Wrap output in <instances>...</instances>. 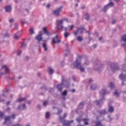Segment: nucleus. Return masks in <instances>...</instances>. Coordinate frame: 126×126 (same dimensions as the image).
Returning <instances> with one entry per match:
<instances>
[{
	"mask_svg": "<svg viewBox=\"0 0 126 126\" xmlns=\"http://www.w3.org/2000/svg\"><path fill=\"white\" fill-rule=\"evenodd\" d=\"M64 21H67V19H61V20H57L56 21V25L57 29H63V25H61V24H63ZM60 25H61L60 26Z\"/></svg>",
	"mask_w": 126,
	"mask_h": 126,
	"instance_id": "nucleus-1",
	"label": "nucleus"
},
{
	"mask_svg": "<svg viewBox=\"0 0 126 126\" xmlns=\"http://www.w3.org/2000/svg\"><path fill=\"white\" fill-rule=\"evenodd\" d=\"M73 64H74V66H75V67H76V68L79 67V69L81 72H84V70H85L84 68L82 66H81V63H78V60H76L75 62V63H73Z\"/></svg>",
	"mask_w": 126,
	"mask_h": 126,
	"instance_id": "nucleus-2",
	"label": "nucleus"
},
{
	"mask_svg": "<svg viewBox=\"0 0 126 126\" xmlns=\"http://www.w3.org/2000/svg\"><path fill=\"white\" fill-rule=\"evenodd\" d=\"M1 69L2 70H4V71H5V73L1 72V73H0V75H5L6 73H8V72H9L10 71L9 69H8V67H7V66H6V65H2L1 66Z\"/></svg>",
	"mask_w": 126,
	"mask_h": 126,
	"instance_id": "nucleus-3",
	"label": "nucleus"
},
{
	"mask_svg": "<svg viewBox=\"0 0 126 126\" xmlns=\"http://www.w3.org/2000/svg\"><path fill=\"white\" fill-rule=\"evenodd\" d=\"M63 82H66V80L63 78V77H62V83L60 84L57 85V89L61 92L62 90H63Z\"/></svg>",
	"mask_w": 126,
	"mask_h": 126,
	"instance_id": "nucleus-4",
	"label": "nucleus"
},
{
	"mask_svg": "<svg viewBox=\"0 0 126 126\" xmlns=\"http://www.w3.org/2000/svg\"><path fill=\"white\" fill-rule=\"evenodd\" d=\"M62 9H63V6H60L57 9L53 11V13L56 15V16H60V12L62 11Z\"/></svg>",
	"mask_w": 126,
	"mask_h": 126,
	"instance_id": "nucleus-5",
	"label": "nucleus"
},
{
	"mask_svg": "<svg viewBox=\"0 0 126 126\" xmlns=\"http://www.w3.org/2000/svg\"><path fill=\"white\" fill-rule=\"evenodd\" d=\"M61 43V39H59L58 35L52 39V44H59Z\"/></svg>",
	"mask_w": 126,
	"mask_h": 126,
	"instance_id": "nucleus-6",
	"label": "nucleus"
},
{
	"mask_svg": "<svg viewBox=\"0 0 126 126\" xmlns=\"http://www.w3.org/2000/svg\"><path fill=\"white\" fill-rule=\"evenodd\" d=\"M114 6V3L111 2L109 4H108L107 5L105 6L103 8V11L104 12H106L108 9H109V6Z\"/></svg>",
	"mask_w": 126,
	"mask_h": 126,
	"instance_id": "nucleus-7",
	"label": "nucleus"
},
{
	"mask_svg": "<svg viewBox=\"0 0 126 126\" xmlns=\"http://www.w3.org/2000/svg\"><path fill=\"white\" fill-rule=\"evenodd\" d=\"M35 39L38 41V42H40V41H42L43 38L42 37V32H39V34L35 37Z\"/></svg>",
	"mask_w": 126,
	"mask_h": 126,
	"instance_id": "nucleus-8",
	"label": "nucleus"
},
{
	"mask_svg": "<svg viewBox=\"0 0 126 126\" xmlns=\"http://www.w3.org/2000/svg\"><path fill=\"white\" fill-rule=\"evenodd\" d=\"M43 31L44 33V34H46V35H47V36H50V35H52V33H51L50 32L47 31V28H43Z\"/></svg>",
	"mask_w": 126,
	"mask_h": 126,
	"instance_id": "nucleus-9",
	"label": "nucleus"
},
{
	"mask_svg": "<svg viewBox=\"0 0 126 126\" xmlns=\"http://www.w3.org/2000/svg\"><path fill=\"white\" fill-rule=\"evenodd\" d=\"M99 114H100V115H106L107 114V111L106 110H100L98 111Z\"/></svg>",
	"mask_w": 126,
	"mask_h": 126,
	"instance_id": "nucleus-10",
	"label": "nucleus"
},
{
	"mask_svg": "<svg viewBox=\"0 0 126 126\" xmlns=\"http://www.w3.org/2000/svg\"><path fill=\"white\" fill-rule=\"evenodd\" d=\"M5 9L7 12H10L11 11V6H6L5 7Z\"/></svg>",
	"mask_w": 126,
	"mask_h": 126,
	"instance_id": "nucleus-11",
	"label": "nucleus"
},
{
	"mask_svg": "<svg viewBox=\"0 0 126 126\" xmlns=\"http://www.w3.org/2000/svg\"><path fill=\"white\" fill-rule=\"evenodd\" d=\"M10 116H6L5 117L4 120L5 122L3 123V124H5L6 122H8V121H10Z\"/></svg>",
	"mask_w": 126,
	"mask_h": 126,
	"instance_id": "nucleus-12",
	"label": "nucleus"
},
{
	"mask_svg": "<svg viewBox=\"0 0 126 126\" xmlns=\"http://www.w3.org/2000/svg\"><path fill=\"white\" fill-rule=\"evenodd\" d=\"M79 30H81V29H79L78 28H77V30L76 32H73V34L75 36H77V35L78 34V33H79Z\"/></svg>",
	"mask_w": 126,
	"mask_h": 126,
	"instance_id": "nucleus-13",
	"label": "nucleus"
},
{
	"mask_svg": "<svg viewBox=\"0 0 126 126\" xmlns=\"http://www.w3.org/2000/svg\"><path fill=\"white\" fill-rule=\"evenodd\" d=\"M108 112H109V113H113L114 107L113 106H110L108 108Z\"/></svg>",
	"mask_w": 126,
	"mask_h": 126,
	"instance_id": "nucleus-14",
	"label": "nucleus"
},
{
	"mask_svg": "<svg viewBox=\"0 0 126 126\" xmlns=\"http://www.w3.org/2000/svg\"><path fill=\"white\" fill-rule=\"evenodd\" d=\"M94 126H104V125H102V123H101V122L97 121L95 122V125Z\"/></svg>",
	"mask_w": 126,
	"mask_h": 126,
	"instance_id": "nucleus-15",
	"label": "nucleus"
},
{
	"mask_svg": "<svg viewBox=\"0 0 126 126\" xmlns=\"http://www.w3.org/2000/svg\"><path fill=\"white\" fill-rule=\"evenodd\" d=\"M26 100V97L19 98L17 100V102H23Z\"/></svg>",
	"mask_w": 126,
	"mask_h": 126,
	"instance_id": "nucleus-16",
	"label": "nucleus"
},
{
	"mask_svg": "<svg viewBox=\"0 0 126 126\" xmlns=\"http://www.w3.org/2000/svg\"><path fill=\"white\" fill-rule=\"evenodd\" d=\"M77 41H79V42H82V41H83V37L81 36H78L77 37Z\"/></svg>",
	"mask_w": 126,
	"mask_h": 126,
	"instance_id": "nucleus-17",
	"label": "nucleus"
},
{
	"mask_svg": "<svg viewBox=\"0 0 126 126\" xmlns=\"http://www.w3.org/2000/svg\"><path fill=\"white\" fill-rule=\"evenodd\" d=\"M48 73L49 74H52L54 73V69H52L51 67H49Z\"/></svg>",
	"mask_w": 126,
	"mask_h": 126,
	"instance_id": "nucleus-18",
	"label": "nucleus"
},
{
	"mask_svg": "<svg viewBox=\"0 0 126 126\" xmlns=\"http://www.w3.org/2000/svg\"><path fill=\"white\" fill-rule=\"evenodd\" d=\"M88 120V119H84L83 120V121L84 122V124L86 126H88L89 125Z\"/></svg>",
	"mask_w": 126,
	"mask_h": 126,
	"instance_id": "nucleus-19",
	"label": "nucleus"
},
{
	"mask_svg": "<svg viewBox=\"0 0 126 126\" xmlns=\"http://www.w3.org/2000/svg\"><path fill=\"white\" fill-rule=\"evenodd\" d=\"M69 35H70V33H69L68 32H65L64 33V38H67V37H68V36H69Z\"/></svg>",
	"mask_w": 126,
	"mask_h": 126,
	"instance_id": "nucleus-20",
	"label": "nucleus"
},
{
	"mask_svg": "<svg viewBox=\"0 0 126 126\" xmlns=\"http://www.w3.org/2000/svg\"><path fill=\"white\" fill-rule=\"evenodd\" d=\"M42 47L44 49V51H48V48H47V44H46V43H43Z\"/></svg>",
	"mask_w": 126,
	"mask_h": 126,
	"instance_id": "nucleus-21",
	"label": "nucleus"
},
{
	"mask_svg": "<svg viewBox=\"0 0 126 126\" xmlns=\"http://www.w3.org/2000/svg\"><path fill=\"white\" fill-rule=\"evenodd\" d=\"M78 28L79 29H81L79 31V33L80 34H82L83 32V30H85V29L83 28Z\"/></svg>",
	"mask_w": 126,
	"mask_h": 126,
	"instance_id": "nucleus-22",
	"label": "nucleus"
},
{
	"mask_svg": "<svg viewBox=\"0 0 126 126\" xmlns=\"http://www.w3.org/2000/svg\"><path fill=\"white\" fill-rule=\"evenodd\" d=\"M109 87L111 89H113V88H115V86L114 85V84H113V83L110 82Z\"/></svg>",
	"mask_w": 126,
	"mask_h": 126,
	"instance_id": "nucleus-23",
	"label": "nucleus"
},
{
	"mask_svg": "<svg viewBox=\"0 0 126 126\" xmlns=\"http://www.w3.org/2000/svg\"><path fill=\"white\" fill-rule=\"evenodd\" d=\"M100 94H101V95H104V94H106V90H102L100 91Z\"/></svg>",
	"mask_w": 126,
	"mask_h": 126,
	"instance_id": "nucleus-24",
	"label": "nucleus"
},
{
	"mask_svg": "<svg viewBox=\"0 0 126 126\" xmlns=\"http://www.w3.org/2000/svg\"><path fill=\"white\" fill-rule=\"evenodd\" d=\"M122 41L124 42H126V35H124L122 38Z\"/></svg>",
	"mask_w": 126,
	"mask_h": 126,
	"instance_id": "nucleus-25",
	"label": "nucleus"
},
{
	"mask_svg": "<svg viewBox=\"0 0 126 126\" xmlns=\"http://www.w3.org/2000/svg\"><path fill=\"white\" fill-rule=\"evenodd\" d=\"M45 117L46 119H49L50 118V113L47 112L45 114Z\"/></svg>",
	"mask_w": 126,
	"mask_h": 126,
	"instance_id": "nucleus-26",
	"label": "nucleus"
},
{
	"mask_svg": "<svg viewBox=\"0 0 126 126\" xmlns=\"http://www.w3.org/2000/svg\"><path fill=\"white\" fill-rule=\"evenodd\" d=\"M91 90H95V89H96V86L92 85L91 86Z\"/></svg>",
	"mask_w": 126,
	"mask_h": 126,
	"instance_id": "nucleus-27",
	"label": "nucleus"
},
{
	"mask_svg": "<svg viewBox=\"0 0 126 126\" xmlns=\"http://www.w3.org/2000/svg\"><path fill=\"white\" fill-rule=\"evenodd\" d=\"M30 33L31 35L34 34V31L33 30V29H30Z\"/></svg>",
	"mask_w": 126,
	"mask_h": 126,
	"instance_id": "nucleus-28",
	"label": "nucleus"
},
{
	"mask_svg": "<svg viewBox=\"0 0 126 126\" xmlns=\"http://www.w3.org/2000/svg\"><path fill=\"white\" fill-rule=\"evenodd\" d=\"M114 96H116V97H118L119 96V94L118 93V90H116L115 93H114Z\"/></svg>",
	"mask_w": 126,
	"mask_h": 126,
	"instance_id": "nucleus-29",
	"label": "nucleus"
},
{
	"mask_svg": "<svg viewBox=\"0 0 126 126\" xmlns=\"http://www.w3.org/2000/svg\"><path fill=\"white\" fill-rule=\"evenodd\" d=\"M63 110H58V113H56V115H58V116L61 115V113H62Z\"/></svg>",
	"mask_w": 126,
	"mask_h": 126,
	"instance_id": "nucleus-30",
	"label": "nucleus"
},
{
	"mask_svg": "<svg viewBox=\"0 0 126 126\" xmlns=\"http://www.w3.org/2000/svg\"><path fill=\"white\" fill-rule=\"evenodd\" d=\"M86 20H89V18H90V16L89 14H88V13L86 14Z\"/></svg>",
	"mask_w": 126,
	"mask_h": 126,
	"instance_id": "nucleus-31",
	"label": "nucleus"
},
{
	"mask_svg": "<svg viewBox=\"0 0 126 126\" xmlns=\"http://www.w3.org/2000/svg\"><path fill=\"white\" fill-rule=\"evenodd\" d=\"M67 94V92L65 90L63 93H62V95L63 96H66V95Z\"/></svg>",
	"mask_w": 126,
	"mask_h": 126,
	"instance_id": "nucleus-32",
	"label": "nucleus"
},
{
	"mask_svg": "<svg viewBox=\"0 0 126 126\" xmlns=\"http://www.w3.org/2000/svg\"><path fill=\"white\" fill-rule=\"evenodd\" d=\"M4 116V113H3L2 112L0 111V118H2Z\"/></svg>",
	"mask_w": 126,
	"mask_h": 126,
	"instance_id": "nucleus-33",
	"label": "nucleus"
},
{
	"mask_svg": "<svg viewBox=\"0 0 126 126\" xmlns=\"http://www.w3.org/2000/svg\"><path fill=\"white\" fill-rule=\"evenodd\" d=\"M14 38L16 40H18V39H19V36L16 34L14 36Z\"/></svg>",
	"mask_w": 126,
	"mask_h": 126,
	"instance_id": "nucleus-34",
	"label": "nucleus"
},
{
	"mask_svg": "<svg viewBox=\"0 0 126 126\" xmlns=\"http://www.w3.org/2000/svg\"><path fill=\"white\" fill-rule=\"evenodd\" d=\"M27 45V44H26V43H22L21 44V47L23 48L24 47H26Z\"/></svg>",
	"mask_w": 126,
	"mask_h": 126,
	"instance_id": "nucleus-35",
	"label": "nucleus"
},
{
	"mask_svg": "<svg viewBox=\"0 0 126 126\" xmlns=\"http://www.w3.org/2000/svg\"><path fill=\"white\" fill-rule=\"evenodd\" d=\"M10 118L12 119H13V120H14V119H15V114H13L12 115H11V116L10 117Z\"/></svg>",
	"mask_w": 126,
	"mask_h": 126,
	"instance_id": "nucleus-36",
	"label": "nucleus"
},
{
	"mask_svg": "<svg viewBox=\"0 0 126 126\" xmlns=\"http://www.w3.org/2000/svg\"><path fill=\"white\" fill-rule=\"evenodd\" d=\"M94 102L96 103V105H99V104L100 103V101L96 100V101H94Z\"/></svg>",
	"mask_w": 126,
	"mask_h": 126,
	"instance_id": "nucleus-37",
	"label": "nucleus"
},
{
	"mask_svg": "<svg viewBox=\"0 0 126 126\" xmlns=\"http://www.w3.org/2000/svg\"><path fill=\"white\" fill-rule=\"evenodd\" d=\"M47 104H48V101L43 102V106H47Z\"/></svg>",
	"mask_w": 126,
	"mask_h": 126,
	"instance_id": "nucleus-38",
	"label": "nucleus"
},
{
	"mask_svg": "<svg viewBox=\"0 0 126 126\" xmlns=\"http://www.w3.org/2000/svg\"><path fill=\"white\" fill-rule=\"evenodd\" d=\"M9 21L10 23H12V22H13V21H14V20H13V19H10Z\"/></svg>",
	"mask_w": 126,
	"mask_h": 126,
	"instance_id": "nucleus-39",
	"label": "nucleus"
},
{
	"mask_svg": "<svg viewBox=\"0 0 126 126\" xmlns=\"http://www.w3.org/2000/svg\"><path fill=\"white\" fill-rule=\"evenodd\" d=\"M69 27H70V30H72V29H73V25L69 26Z\"/></svg>",
	"mask_w": 126,
	"mask_h": 126,
	"instance_id": "nucleus-40",
	"label": "nucleus"
},
{
	"mask_svg": "<svg viewBox=\"0 0 126 126\" xmlns=\"http://www.w3.org/2000/svg\"><path fill=\"white\" fill-rule=\"evenodd\" d=\"M4 37H9V34L8 33H6L4 36Z\"/></svg>",
	"mask_w": 126,
	"mask_h": 126,
	"instance_id": "nucleus-41",
	"label": "nucleus"
},
{
	"mask_svg": "<svg viewBox=\"0 0 126 126\" xmlns=\"http://www.w3.org/2000/svg\"><path fill=\"white\" fill-rule=\"evenodd\" d=\"M77 122H78V123H80V122H81V119H80V118H77Z\"/></svg>",
	"mask_w": 126,
	"mask_h": 126,
	"instance_id": "nucleus-42",
	"label": "nucleus"
},
{
	"mask_svg": "<svg viewBox=\"0 0 126 126\" xmlns=\"http://www.w3.org/2000/svg\"><path fill=\"white\" fill-rule=\"evenodd\" d=\"M83 105H84V103H83V102H81L79 106H81V107H83Z\"/></svg>",
	"mask_w": 126,
	"mask_h": 126,
	"instance_id": "nucleus-43",
	"label": "nucleus"
},
{
	"mask_svg": "<svg viewBox=\"0 0 126 126\" xmlns=\"http://www.w3.org/2000/svg\"><path fill=\"white\" fill-rule=\"evenodd\" d=\"M26 108V105L25 104H23V109H25Z\"/></svg>",
	"mask_w": 126,
	"mask_h": 126,
	"instance_id": "nucleus-44",
	"label": "nucleus"
},
{
	"mask_svg": "<svg viewBox=\"0 0 126 126\" xmlns=\"http://www.w3.org/2000/svg\"><path fill=\"white\" fill-rule=\"evenodd\" d=\"M112 24H115L116 23V20H113L112 22Z\"/></svg>",
	"mask_w": 126,
	"mask_h": 126,
	"instance_id": "nucleus-45",
	"label": "nucleus"
},
{
	"mask_svg": "<svg viewBox=\"0 0 126 126\" xmlns=\"http://www.w3.org/2000/svg\"><path fill=\"white\" fill-rule=\"evenodd\" d=\"M12 126H21V125L19 124H16V125H13Z\"/></svg>",
	"mask_w": 126,
	"mask_h": 126,
	"instance_id": "nucleus-46",
	"label": "nucleus"
},
{
	"mask_svg": "<svg viewBox=\"0 0 126 126\" xmlns=\"http://www.w3.org/2000/svg\"><path fill=\"white\" fill-rule=\"evenodd\" d=\"M71 92H72L73 93H74V92H75V90H74V89L71 90Z\"/></svg>",
	"mask_w": 126,
	"mask_h": 126,
	"instance_id": "nucleus-47",
	"label": "nucleus"
},
{
	"mask_svg": "<svg viewBox=\"0 0 126 126\" xmlns=\"http://www.w3.org/2000/svg\"><path fill=\"white\" fill-rule=\"evenodd\" d=\"M20 54H21V51H20L19 53H17V56H20Z\"/></svg>",
	"mask_w": 126,
	"mask_h": 126,
	"instance_id": "nucleus-48",
	"label": "nucleus"
},
{
	"mask_svg": "<svg viewBox=\"0 0 126 126\" xmlns=\"http://www.w3.org/2000/svg\"><path fill=\"white\" fill-rule=\"evenodd\" d=\"M10 104V101H8L6 102V105H9Z\"/></svg>",
	"mask_w": 126,
	"mask_h": 126,
	"instance_id": "nucleus-49",
	"label": "nucleus"
},
{
	"mask_svg": "<svg viewBox=\"0 0 126 126\" xmlns=\"http://www.w3.org/2000/svg\"><path fill=\"white\" fill-rule=\"evenodd\" d=\"M89 83H91V82H92V79H90L89 81Z\"/></svg>",
	"mask_w": 126,
	"mask_h": 126,
	"instance_id": "nucleus-50",
	"label": "nucleus"
},
{
	"mask_svg": "<svg viewBox=\"0 0 126 126\" xmlns=\"http://www.w3.org/2000/svg\"><path fill=\"white\" fill-rule=\"evenodd\" d=\"M46 6L49 8L50 7V4H48Z\"/></svg>",
	"mask_w": 126,
	"mask_h": 126,
	"instance_id": "nucleus-51",
	"label": "nucleus"
},
{
	"mask_svg": "<svg viewBox=\"0 0 126 126\" xmlns=\"http://www.w3.org/2000/svg\"><path fill=\"white\" fill-rule=\"evenodd\" d=\"M19 79H21L22 78V77L21 76H20L18 77Z\"/></svg>",
	"mask_w": 126,
	"mask_h": 126,
	"instance_id": "nucleus-52",
	"label": "nucleus"
},
{
	"mask_svg": "<svg viewBox=\"0 0 126 126\" xmlns=\"http://www.w3.org/2000/svg\"><path fill=\"white\" fill-rule=\"evenodd\" d=\"M7 111H10V108L9 107H8L7 108Z\"/></svg>",
	"mask_w": 126,
	"mask_h": 126,
	"instance_id": "nucleus-53",
	"label": "nucleus"
},
{
	"mask_svg": "<svg viewBox=\"0 0 126 126\" xmlns=\"http://www.w3.org/2000/svg\"><path fill=\"white\" fill-rule=\"evenodd\" d=\"M93 47L94 48H96L97 47V45H94Z\"/></svg>",
	"mask_w": 126,
	"mask_h": 126,
	"instance_id": "nucleus-54",
	"label": "nucleus"
},
{
	"mask_svg": "<svg viewBox=\"0 0 126 126\" xmlns=\"http://www.w3.org/2000/svg\"><path fill=\"white\" fill-rule=\"evenodd\" d=\"M102 37H100V38H99V40L100 41V40H102Z\"/></svg>",
	"mask_w": 126,
	"mask_h": 126,
	"instance_id": "nucleus-55",
	"label": "nucleus"
},
{
	"mask_svg": "<svg viewBox=\"0 0 126 126\" xmlns=\"http://www.w3.org/2000/svg\"><path fill=\"white\" fill-rule=\"evenodd\" d=\"M122 47H124V46H126V43L124 44H122Z\"/></svg>",
	"mask_w": 126,
	"mask_h": 126,
	"instance_id": "nucleus-56",
	"label": "nucleus"
},
{
	"mask_svg": "<svg viewBox=\"0 0 126 126\" xmlns=\"http://www.w3.org/2000/svg\"><path fill=\"white\" fill-rule=\"evenodd\" d=\"M64 30H65V31H66L67 30V29L66 28H65Z\"/></svg>",
	"mask_w": 126,
	"mask_h": 126,
	"instance_id": "nucleus-57",
	"label": "nucleus"
},
{
	"mask_svg": "<svg viewBox=\"0 0 126 126\" xmlns=\"http://www.w3.org/2000/svg\"><path fill=\"white\" fill-rule=\"evenodd\" d=\"M26 60H28V57H26Z\"/></svg>",
	"mask_w": 126,
	"mask_h": 126,
	"instance_id": "nucleus-58",
	"label": "nucleus"
},
{
	"mask_svg": "<svg viewBox=\"0 0 126 126\" xmlns=\"http://www.w3.org/2000/svg\"><path fill=\"white\" fill-rule=\"evenodd\" d=\"M115 1H120V0H114Z\"/></svg>",
	"mask_w": 126,
	"mask_h": 126,
	"instance_id": "nucleus-59",
	"label": "nucleus"
},
{
	"mask_svg": "<svg viewBox=\"0 0 126 126\" xmlns=\"http://www.w3.org/2000/svg\"><path fill=\"white\" fill-rule=\"evenodd\" d=\"M122 85H125V83H124V82L122 84Z\"/></svg>",
	"mask_w": 126,
	"mask_h": 126,
	"instance_id": "nucleus-60",
	"label": "nucleus"
},
{
	"mask_svg": "<svg viewBox=\"0 0 126 126\" xmlns=\"http://www.w3.org/2000/svg\"><path fill=\"white\" fill-rule=\"evenodd\" d=\"M18 109H20V105H19V106L18 107Z\"/></svg>",
	"mask_w": 126,
	"mask_h": 126,
	"instance_id": "nucleus-61",
	"label": "nucleus"
},
{
	"mask_svg": "<svg viewBox=\"0 0 126 126\" xmlns=\"http://www.w3.org/2000/svg\"><path fill=\"white\" fill-rule=\"evenodd\" d=\"M87 33H90V32L88 31V32H87Z\"/></svg>",
	"mask_w": 126,
	"mask_h": 126,
	"instance_id": "nucleus-62",
	"label": "nucleus"
},
{
	"mask_svg": "<svg viewBox=\"0 0 126 126\" xmlns=\"http://www.w3.org/2000/svg\"><path fill=\"white\" fill-rule=\"evenodd\" d=\"M38 76H40V73H38Z\"/></svg>",
	"mask_w": 126,
	"mask_h": 126,
	"instance_id": "nucleus-63",
	"label": "nucleus"
},
{
	"mask_svg": "<svg viewBox=\"0 0 126 126\" xmlns=\"http://www.w3.org/2000/svg\"><path fill=\"white\" fill-rule=\"evenodd\" d=\"M26 126H30V125H27Z\"/></svg>",
	"mask_w": 126,
	"mask_h": 126,
	"instance_id": "nucleus-64",
	"label": "nucleus"
}]
</instances>
